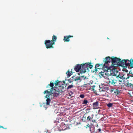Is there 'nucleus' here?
I'll use <instances>...</instances> for the list:
<instances>
[{"instance_id": "obj_1", "label": "nucleus", "mask_w": 133, "mask_h": 133, "mask_svg": "<svg viewBox=\"0 0 133 133\" xmlns=\"http://www.w3.org/2000/svg\"><path fill=\"white\" fill-rule=\"evenodd\" d=\"M57 39V37L54 35L52 36V40H45L44 42V44L46 48L47 49L54 48V46L53 45L55 44V42L56 41Z\"/></svg>"}, {"instance_id": "obj_2", "label": "nucleus", "mask_w": 133, "mask_h": 133, "mask_svg": "<svg viewBox=\"0 0 133 133\" xmlns=\"http://www.w3.org/2000/svg\"><path fill=\"white\" fill-rule=\"evenodd\" d=\"M113 58L110 57L109 56L105 58V60L104 61V64H96V67L97 66H101L102 68L107 67L109 65V64L112 62V60Z\"/></svg>"}, {"instance_id": "obj_3", "label": "nucleus", "mask_w": 133, "mask_h": 133, "mask_svg": "<svg viewBox=\"0 0 133 133\" xmlns=\"http://www.w3.org/2000/svg\"><path fill=\"white\" fill-rule=\"evenodd\" d=\"M118 79L116 77H112L109 79V83L113 85L116 86L119 84L118 82Z\"/></svg>"}, {"instance_id": "obj_4", "label": "nucleus", "mask_w": 133, "mask_h": 133, "mask_svg": "<svg viewBox=\"0 0 133 133\" xmlns=\"http://www.w3.org/2000/svg\"><path fill=\"white\" fill-rule=\"evenodd\" d=\"M118 73V71L116 69H108L107 73V75L113 76H116L117 74Z\"/></svg>"}, {"instance_id": "obj_5", "label": "nucleus", "mask_w": 133, "mask_h": 133, "mask_svg": "<svg viewBox=\"0 0 133 133\" xmlns=\"http://www.w3.org/2000/svg\"><path fill=\"white\" fill-rule=\"evenodd\" d=\"M121 61V59L117 57L113 58L112 60V64L114 67L118 66V64Z\"/></svg>"}, {"instance_id": "obj_6", "label": "nucleus", "mask_w": 133, "mask_h": 133, "mask_svg": "<svg viewBox=\"0 0 133 133\" xmlns=\"http://www.w3.org/2000/svg\"><path fill=\"white\" fill-rule=\"evenodd\" d=\"M128 74H127V77H126L125 75H123L121 76L120 75H119L118 76H117L116 77V78L118 79V83L119 82H122L125 79H128L129 78V76Z\"/></svg>"}, {"instance_id": "obj_7", "label": "nucleus", "mask_w": 133, "mask_h": 133, "mask_svg": "<svg viewBox=\"0 0 133 133\" xmlns=\"http://www.w3.org/2000/svg\"><path fill=\"white\" fill-rule=\"evenodd\" d=\"M81 69L80 70V73H84L86 72V70H88V63H86L85 64H81Z\"/></svg>"}, {"instance_id": "obj_8", "label": "nucleus", "mask_w": 133, "mask_h": 133, "mask_svg": "<svg viewBox=\"0 0 133 133\" xmlns=\"http://www.w3.org/2000/svg\"><path fill=\"white\" fill-rule=\"evenodd\" d=\"M129 61L128 60L123 59L120 61V62L118 64V66H124V65H125L127 66L129 65L130 63H129Z\"/></svg>"}, {"instance_id": "obj_9", "label": "nucleus", "mask_w": 133, "mask_h": 133, "mask_svg": "<svg viewBox=\"0 0 133 133\" xmlns=\"http://www.w3.org/2000/svg\"><path fill=\"white\" fill-rule=\"evenodd\" d=\"M51 93V95L55 97H57L61 93L59 90H57L55 89H53L52 90H50Z\"/></svg>"}, {"instance_id": "obj_10", "label": "nucleus", "mask_w": 133, "mask_h": 133, "mask_svg": "<svg viewBox=\"0 0 133 133\" xmlns=\"http://www.w3.org/2000/svg\"><path fill=\"white\" fill-rule=\"evenodd\" d=\"M81 69V64H77L74 68V70L75 71L77 72L80 71V70Z\"/></svg>"}, {"instance_id": "obj_11", "label": "nucleus", "mask_w": 133, "mask_h": 133, "mask_svg": "<svg viewBox=\"0 0 133 133\" xmlns=\"http://www.w3.org/2000/svg\"><path fill=\"white\" fill-rule=\"evenodd\" d=\"M110 91L111 92H114L115 94L116 95L119 94L120 93V92L118 89H113L111 90Z\"/></svg>"}, {"instance_id": "obj_12", "label": "nucleus", "mask_w": 133, "mask_h": 133, "mask_svg": "<svg viewBox=\"0 0 133 133\" xmlns=\"http://www.w3.org/2000/svg\"><path fill=\"white\" fill-rule=\"evenodd\" d=\"M73 37V36L70 35L64 36V37L63 40L65 42H69L70 41L69 38L71 37Z\"/></svg>"}, {"instance_id": "obj_13", "label": "nucleus", "mask_w": 133, "mask_h": 133, "mask_svg": "<svg viewBox=\"0 0 133 133\" xmlns=\"http://www.w3.org/2000/svg\"><path fill=\"white\" fill-rule=\"evenodd\" d=\"M71 80H72L75 81H78L79 80H81V78L79 77L76 76V75L73 76L71 78Z\"/></svg>"}, {"instance_id": "obj_14", "label": "nucleus", "mask_w": 133, "mask_h": 133, "mask_svg": "<svg viewBox=\"0 0 133 133\" xmlns=\"http://www.w3.org/2000/svg\"><path fill=\"white\" fill-rule=\"evenodd\" d=\"M125 84L124 85L126 87L133 89V84L129 83L128 82L127 83H125Z\"/></svg>"}, {"instance_id": "obj_15", "label": "nucleus", "mask_w": 133, "mask_h": 133, "mask_svg": "<svg viewBox=\"0 0 133 133\" xmlns=\"http://www.w3.org/2000/svg\"><path fill=\"white\" fill-rule=\"evenodd\" d=\"M54 83L51 82L49 85H48L47 86L46 88H48L49 87L50 89H48V90H52L54 89L53 87L54 86Z\"/></svg>"}, {"instance_id": "obj_16", "label": "nucleus", "mask_w": 133, "mask_h": 133, "mask_svg": "<svg viewBox=\"0 0 133 133\" xmlns=\"http://www.w3.org/2000/svg\"><path fill=\"white\" fill-rule=\"evenodd\" d=\"M48 90H48L44 91V94H46L47 93L48 94L46 95L45 96V97H50L51 95L50 94L51 93V92L50 90V91H48Z\"/></svg>"}, {"instance_id": "obj_17", "label": "nucleus", "mask_w": 133, "mask_h": 133, "mask_svg": "<svg viewBox=\"0 0 133 133\" xmlns=\"http://www.w3.org/2000/svg\"><path fill=\"white\" fill-rule=\"evenodd\" d=\"M65 88L63 85L59 86L58 90H59L61 93L63 92L64 91Z\"/></svg>"}, {"instance_id": "obj_18", "label": "nucleus", "mask_w": 133, "mask_h": 133, "mask_svg": "<svg viewBox=\"0 0 133 133\" xmlns=\"http://www.w3.org/2000/svg\"><path fill=\"white\" fill-rule=\"evenodd\" d=\"M94 116V115L92 114L91 116H88L87 117V119L88 121H91Z\"/></svg>"}, {"instance_id": "obj_19", "label": "nucleus", "mask_w": 133, "mask_h": 133, "mask_svg": "<svg viewBox=\"0 0 133 133\" xmlns=\"http://www.w3.org/2000/svg\"><path fill=\"white\" fill-rule=\"evenodd\" d=\"M98 101H96L95 102H94L93 104V107L96 109L97 107L98 106Z\"/></svg>"}, {"instance_id": "obj_20", "label": "nucleus", "mask_w": 133, "mask_h": 133, "mask_svg": "<svg viewBox=\"0 0 133 133\" xmlns=\"http://www.w3.org/2000/svg\"><path fill=\"white\" fill-rule=\"evenodd\" d=\"M60 125L62 130H64L66 129V127L65 128V124L63 123H61L60 124Z\"/></svg>"}, {"instance_id": "obj_21", "label": "nucleus", "mask_w": 133, "mask_h": 133, "mask_svg": "<svg viewBox=\"0 0 133 133\" xmlns=\"http://www.w3.org/2000/svg\"><path fill=\"white\" fill-rule=\"evenodd\" d=\"M47 98V99L46 100V104L47 105H49L51 101V100L50 98V97H45Z\"/></svg>"}, {"instance_id": "obj_22", "label": "nucleus", "mask_w": 133, "mask_h": 133, "mask_svg": "<svg viewBox=\"0 0 133 133\" xmlns=\"http://www.w3.org/2000/svg\"><path fill=\"white\" fill-rule=\"evenodd\" d=\"M101 66H97V67H96V65H95V71H97V69H103V68H108L107 67H103V68H102V67H101Z\"/></svg>"}, {"instance_id": "obj_23", "label": "nucleus", "mask_w": 133, "mask_h": 133, "mask_svg": "<svg viewBox=\"0 0 133 133\" xmlns=\"http://www.w3.org/2000/svg\"><path fill=\"white\" fill-rule=\"evenodd\" d=\"M99 87H96V86H95V85H94L93 86H92L91 87L90 89L92 91H93V90H94V89L95 88H99Z\"/></svg>"}, {"instance_id": "obj_24", "label": "nucleus", "mask_w": 133, "mask_h": 133, "mask_svg": "<svg viewBox=\"0 0 133 133\" xmlns=\"http://www.w3.org/2000/svg\"><path fill=\"white\" fill-rule=\"evenodd\" d=\"M98 75L100 77H101L102 76L103 77L104 75V72H102V71H101L99 73Z\"/></svg>"}, {"instance_id": "obj_25", "label": "nucleus", "mask_w": 133, "mask_h": 133, "mask_svg": "<svg viewBox=\"0 0 133 133\" xmlns=\"http://www.w3.org/2000/svg\"><path fill=\"white\" fill-rule=\"evenodd\" d=\"M66 74H67L68 76V77H69L71 76V74L70 72L69 71V70L67 71L66 72Z\"/></svg>"}, {"instance_id": "obj_26", "label": "nucleus", "mask_w": 133, "mask_h": 133, "mask_svg": "<svg viewBox=\"0 0 133 133\" xmlns=\"http://www.w3.org/2000/svg\"><path fill=\"white\" fill-rule=\"evenodd\" d=\"M74 87V85L73 84L69 85L67 88V89H70Z\"/></svg>"}, {"instance_id": "obj_27", "label": "nucleus", "mask_w": 133, "mask_h": 133, "mask_svg": "<svg viewBox=\"0 0 133 133\" xmlns=\"http://www.w3.org/2000/svg\"><path fill=\"white\" fill-rule=\"evenodd\" d=\"M88 69H89V68H90V69H91L93 66L92 65H91V64H89V63H88Z\"/></svg>"}, {"instance_id": "obj_28", "label": "nucleus", "mask_w": 133, "mask_h": 133, "mask_svg": "<svg viewBox=\"0 0 133 133\" xmlns=\"http://www.w3.org/2000/svg\"><path fill=\"white\" fill-rule=\"evenodd\" d=\"M60 82L58 81V80L55 81V82L54 83V84L56 86H57L58 84Z\"/></svg>"}, {"instance_id": "obj_29", "label": "nucleus", "mask_w": 133, "mask_h": 133, "mask_svg": "<svg viewBox=\"0 0 133 133\" xmlns=\"http://www.w3.org/2000/svg\"><path fill=\"white\" fill-rule=\"evenodd\" d=\"M112 104H113L112 103H109L107 104V106L108 107L110 108L112 106Z\"/></svg>"}, {"instance_id": "obj_30", "label": "nucleus", "mask_w": 133, "mask_h": 133, "mask_svg": "<svg viewBox=\"0 0 133 133\" xmlns=\"http://www.w3.org/2000/svg\"><path fill=\"white\" fill-rule=\"evenodd\" d=\"M88 101L86 100H84L83 102V104H87L88 103Z\"/></svg>"}, {"instance_id": "obj_31", "label": "nucleus", "mask_w": 133, "mask_h": 133, "mask_svg": "<svg viewBox=\"0 0 133 133\" xmlns=\"http://www.w3.org/2000/svg\"><path fill=\"white\" fill-rule=\"evenodd\" d=\"M97 88H95L94 89V90H93L94 91V92L95 93L97 94Z\"/></svg>"}, {"instance_id": "obj_32", "label": "nucleus", "mask_w": 133, "mask_h": 133, "mask_svg": "<svg viewBox=\"0 0 133 133\" xmlns=\"http://www.w3.org/2000/svg\"><path fill=\"white\" fill-rule=\"evenodd\" d=\"M81 77L84 80L87 79V77H86L84 76H81Z\"/></svg>"}, {"instance_id": "obj_33", "label": "nucleus", "mask_w": 133, "mask_h": 133, "mask_svg": "<svg viewBox=\"0 0 133 133\" xmlns=\"http://www.w3.org/2000/svg\"><path fill=\"white\" fill-rule=\"evenodd\" d=\"M89 128V129L90 131H91V126L90 125H89V124H88L87 125V127H86V128Z\"/></svg>"}, {"instance_id": "obj_34", "label": "nucleus", "mask_w": 133, "mask_h": 133, "mask_svg": "<svg viewBox=\"0 0 133 133\" xmlns=\"http://www.w3.org/2000/svg\"><path fill=\"white\" fill-rule=\"evenodd\" d=\"M79 97L81 98H83L84 97V95L81 94L79 96Z\"/></svg>"}, {"instance_id": "obj_35", "label": "nucleus", "mask_w": 133, "mask_h": 133, "mask_svg": "<svg viewBox=\"0 0 133 133\" xmlns=\"http://www.w3.org/2000/svg\"><path fill=\"white\" fill-rule=\"evenodd\" d=\"M130 64L129 66L131 68H133V63H130Z\"/></svg>"}, {"instance_id": "obj_36", "label": "nucleus", "mask_w": 133, "mask_h": 133, "mask_svg": "<svg viewBox=\"0 0 133 133\" xmlns=\"http://www.w3.org/2000/svg\"><path fill=\"white\" fill-rule=\"evenodd\" d=\"M130 63H133V59H130V61H129Z\"/></svg>"}, {"instance_id": "obj_37", "label": "nucleus", "mask_w": 133, "mask_h": 133, "mask_svg": "<svg viewBox=\"0 0 133 133\" xmlns=\"http://www.w3.org/2000/svg\"><path fill=\"white\" fill-rule=\"evenodd\" d=\"M2 128L3 129H7V128H4L3 126H1L0 125V128Z\"/></svg>"}, {"instance_id": "obj_38", "label": "nucleus", "mask_w": 133, "mask_h": 133, "mask_svg": "<svg viewBox=\"0 0 133 133\" xmlns=\"http://www.w3.org/2000/svg\"><path fill=\"white\" fill-rule=\"evenodd\" d=\"M105 90H109V87H106L105 88Z\"/></svg>"}, {"instance_id": "obj_39", "label": "nucleus", "mask_w": 133, "mask_h": 133, "mask_svg": "<svg viewBox=\"0 0 133 133\" xmlns=\"http://www.w3.org/2000/svg\"><path fill=\"white\" fill-rule=\"evenodd\" d=\"M91 121H92V122L94 123V122H95L96 121L95 119H92V120Z\"/></svg>"}, {"instance_id": "obj_40", "label": "nucleus", "mask_w": 133, "mask_h": 133, "mask_svg": "<svg viewBox=\"0 0 133 133\" xmlns=\"http://www.w3.org/2000/svg\"><path fill=\"white\" fill-rule=\"evenodd\" d=\"M71 80V81H69V83H72L73 81H73L72 80Z\"/></svg>"}, {"instance_id": "obj_41", "label": "nucleus", "mask_w": 133, "mask_h": 133, "mask_svg": "<svg viewBox=\"0 0 133 133\" xmlns=\"http://www.w3.org/2000/svg\"><path fill=\"white\" fill-rule=\"evenodd\" d=\"M128 72V71L127 70L126 71V72Z\"/></svg>"}, {"instance_id": "obj_42", "label": "nucleus", "mask_w": 133, "mask_h": 133, "mask_svg": "<svg viewBox=\"0 0 133 133\" xmlns=\"http://www.w3.org/2000/svg\"><path fill=\"white\" fill-rule=\"evenodd\" d=\"M107 39H109V38H108V37H107Z\"/></svg>"}, {"instance_id": "obj_43", "label": "nucleus", "mask_w": 133, "mask_h": 133, "mask_svg": "<svg viewBox=\"0 0 133 133\" xmlns=\"http://www.w3.org/2000/svg\"><path fill=\"white\" fill-rule=\"evenodd\" d=\"M69 95H70V96H71V95H70V94H69Z\"/></svg>"}, {"instance_id": "obj_44", "label": "nucleus", "mask_w": 133, "mask_h": 133, "mask_svg": "<svg viewBox=\"0 0 133 133\" xmlns=\"http://www.w3.org/2000/svg\"><path fill=\"white\" fill-rule=\"evenodd\" d=\"M130 72H131V71H130L129 72V73H130Z\"/></svg>"}, {"instance_id": "obj_45", "label": "nucleus", "mask_w": 133, "mask_h": 133, "mask_svg": "<svg viewBox=\"0 0 133 133\" xmlns=\"http://www.w3.org/2000/svg\"><path fill=\"white\" fill-rule=\"evenodd\" d=\"M132 77H133V76H131Z\"/></svg>"}]
</instances>
